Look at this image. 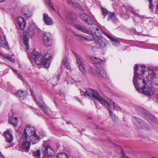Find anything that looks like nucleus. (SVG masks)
<instances>
[{
  "instance_id": "10",
  "label": "nucleus",
  "mask_w": 158,
  "mask_h": 158,
  "mask_svg": "<svg viewBox=\"0 0 158 158\" xmlns=\"http://www.w3.org/2000/svg\"><path fill=\"white\" fill-rule=\"evenodd\" d=\"M43 151L44 156L46 157L52 156L54 154L53 149L48 145L44 146Z\"/></svg>"
},
{
  "instance_id": "40",
  "label": "nucleus",
  "mask_w": 158,
  "mask_h": 158,
  "mask_svg": "<svg viewBox=\"0 0 158 158\" xmlns=\"http://www.w3.org/2000/svg\"><path fill=\"white\" fill-rule=\"evenodd\" d=\"M149 2V9H150V10L152 11H153V8L152 7L154 6L153 4L152 3L153 0H148Z\"/></svg>"
},
{
  "instance_id": "35",
  "label": "nucleus",
  "mask_w": 158,
  "mask_h": 158,
  "mask_svg": "<svg viewBox=\"0 0 158 158\" xmlns=\"http://www.w3.org/2000/svg\"><path fill=\"white\" fill-rule=\"evenodd\" d=\"M110 40L111 41L112 45L114 46H116L119 44V42L113 37Z\"/></svg>"
},
{
  "instance_id": "50",
  "label": "nucleus",
  "mask_w": 158,
  "mask_h": 158,
  "mask_svg": "<svg viewBox=\"0 0 158 158\" xmlns=\"http://www.w3.org/2000/svg\"><path fill=\"white\" fill-rule=\"evenodd\" d=\"M6 0H0V3H2L4 2Z\"/></svg>"
},
{
  "instance_id": "5",
  "label": "nucleus",
  "mask_w": 158,
  "mask_h": 158,
  "mask_svg": "<svg viewBox=\"0 0 158 158\" xmlns=\"http://www.w3.org/2000/svg\"><path fill=\"white\" fill-rule=\"evenodd\" d=\"M83 93L85 94V96H87L95 98L99 101L101 104H102V102H103V101L104 98H102L101 95L96 90L89 89L85 90V92H83Z\"/></svg>"
},
{
  "instance_id": "37",
  "label": "nucleus",
  "mask_w": 158,
  "mask_h": 158,
  "mask_svg": "<svg viewBox=\"0 0 158 158\" xmlns=\"http://www.w3.org/2000/svg\"><path fill=\"white\" fill-rule=\"evenodd\" d=\"M57 158H69V157L66 154L63 153H60L57 155Z\"/></svg>"
},
{
  "instance_id": "43",
  "label": "nucleus",
  "mask_w": 158,
  "mask_h": 158,
  "mask_svg": "<svg viewBox=\"0 0 158 158\" xmlns=\"http://www.w3.org/2000/svg\"><path fill=\"white\" fill-rule=\"evenodd\" d=\"M122 154V157L123 158H129L128 157L125 155V152L123 150H122L121 152Z\"/></svg>"
},
{
  "instance_id": "14",
  "label": "nucleus",
  "mask_w": 158,
  "mask_h": 158,
  "mask_svg": "<svg viewBox=\"0 0 158 158\" xmlns=\"http://www.w3.org/2000/svg\"><path fill=\"white\" fill-rule=\"evenodd\" d=\"M80 16L84 23H87L89 25H91L93 24V21L90 19V17L87 14L82 13L80 14Z\"/></svg>"
},
{
  "instance_id": "54",
  "label": "nucleus",
  "mask_w": 158,
  "mask_h": 158,
  "mask_svg": "<svg viewBox=\"0 0 158 158\" xmlns=\"http://www.w3.org/2000/svg\"><path fill=\"white\" fill-rule=\"evenodd\" d=\"M0 53H1V52H0Z\"/></svg>"
},
{
  "instance_id": "45",
  "label": "nucleus",
  "mask_w": 158,
  "mask_h": 158,
  "mask_svg": "<svg viewBox=\"0 0 158 158\" xmlns=\"http://www.w3.org/2000/svg\"><path fill=\"white\" fill-rule=\"evenodd\" d=\"M11 69L14 73H16L19 76V77H18L19 78L21 79V78L22 77L19 73H18L17 71L16 70H15L13 69Z\"/></svg>"
},
{
  "instance_id": "15",
  "label": "nucleus",
  "mask_w": 158,
  "mask_h": 158,
  "mask_svg": "<svg viewBox=\"0 0 158 158\" xmlns=\"http://www.w3.org/2000/svg\"><path fill=\"white\" fill-rule=\"evenodd\" d=\"M17 22L20 29L22 30H24L26 26V22L24 19L22 17H19L17 18Z\"/></svg>"
},
{
  "instance_id": "36",
  "label": "nucleus",
  "mask_w": 158,
  "mask_h": 158,
  "mask_svg": "<svg viewBox=\"0 0 158 158\" xmlns=\"http://www.w3.org/2000/svg\"><path fill=\"white\" fill-rule=\"evenodd\" d=\"M121 16L124 19H127L129 18V15L126 12L122 11L121 13Z\"/></svg>"
},
{
  "instance_id": "26",
  "label": "nucleus",
  "mask_w": 158,
  "mask_h": 158,
  "mask_svg": "<svg viewBox=\"0 0 158 158\" xmlns=\"http://www.w3.org/2000/svg\"><path fill=\"white\" fill-rule=\"evenodd\" d=\"M68 59L66 57H65L63 61V63L65 67L67 69H70V65L68 62Z\"/></svg>"
},
{
  "instance_id": "9",
  "label": "nucleus",
  "mask_w": 158,
  "mask_h": 158,
  "mask_svg": "<svg viewBox=\"0 0 158 158\" xmlns=\"http://www.w3.org/2000/svg\"><path fill=\"white\" fill-rule=\"evenodd\" d=\"M94 40L101 48L106 47L107 41L104 38L101 36H96L94 37Z\"/></svg>"
},
{
  "instance_id": "8",
  "label": "nucleus",
  "mask_w": 158,
  "mask_h": 158,
  "mask_svg": "<svg viewBox=\"0 0 158 158\" xmlns=\"http://www.w3.org/2000/svg\"><path fill=\"white\" fill-rule=\"evenodd\" d=\"M132 122L138 128H145L147 127V125L141 119L134 117L132 118Z\"/></svg>"
},
{
  "instance_id": "2",
  "label": "nucleus",
  "mask_w": 158,
  "mask_h": 158,
  "mask_svg": "<svg viewBox=\"0 0 158 158\" xmlns=\"http://www.w3.org/2000/svg\"><path fill=\"white\" fill-rule=\"evenodd\" d=\"M133 80L135 88L139 93L148 97L152 96L155 94L152 88L147 85L146 81L143 79L139 78L138 82H136L135 77Z\"/></svg>"
},
{
  "instance_id": "52",
  "label": "nucleus",
  "mask_w": 158,
  "mask_h": 158,
  "mask_svg": "<svg viewBox=\"0 0 158 158\" xmlns=\"http://www.w3.org/2000/svg\"><path fill=\"white\" fill-rule=\"evenodd\" d=\"M69 17H67V20L68 21H69Z\"/></svg>"
},
{
  "instance_id": "17",
  "label": "nucleus",
  "mask_w": 158,
  "mask_h": 158,
  "mask_svg": "<svg viewBox=\"0 0 158 158\" xmlns=\"http://www.w3.org/2000/svg\"><path fill=\"white\" fill-rule=\"evenodd\" d=\"M49 35L46 32L44 33L43 36V40L45 45L47 46L51 45L52 42L49 36Z\"/></svg>"
},
{
  "instance_id": "33",
  "label": "nucleus",
  "mask_w": 158,
  "mask_h": 158,
  "mask_svg": "<svg viewBox=\"0 0 158 158\" xmlns=\"http://www.w3.org/2000/svg\"><path fill=\"white\" fill-rule=\"evenodd\" d=\"M101 14L104 17L107 15L108 16V14L110 13L108 12L107 10L104 9L103 7H102L101 8Z\"/></svg>"
},
{
  "instance_id": "53",
  "label": "nucleus",
  "mask_w": 158,
  "mask_h": 158,
  "mask_svg": "<svg viewBox=\"0 0 158 158\" xmlns=\"http://www.w3.org/2000/svg\"><path fill=\"white\" fill-rule=\"evenodd\" d=\"M79 101L81 103V102L80 100H79Z\"/></svg>"
},
{
  "instance_id": "22",
  "label": "nucleus",
  "mask_w": 158,
  "mask_h": 158,
  "mask_svg": "<svg viewBox=\"0 0 158 158\" xmlns=\"http://www.w3.org/2000/svg\"><path fill=\"white\" fill-rule=\"evenodd\" d=\"M75 27L78 30L85 33H88L89 32L88 29L85 27L77 24L75 25Z\"/></svg>"
},
{
  "instance_id": "6",
  "label": "nucleus",
  "mask_w": 158,
  "mask_h": 158,
  "mask_svg": "<svg viewBox=\"0 0 158 158\" xmlns=\"http://www.w3.org/2000/svg\"><path fill=\"white\" fill-rule=\"evenodd\" d=\"M145 65H136L134 67V75L133 79L135 76V78L136 82H138L139 78H141L140 76L145 72Z\"/></svg>"
},
{
  "instance_id": "19",
  "label": "nucleus",
  "mask_w": 158,
  "mask_h": 158,
  "mask_svg": "<svg viewBox=\"0 0 158 158\" xmlns=\"http://www.w3.org/2000/svg\"><path fill=\"white\" fill-rule=\"evenodd\" d=\"M43 20L47 25H51L53 24L52 19L47 14L45 13L44 14Z\"/></svg>"
},
{
  "instance_id": "13",
  "label": "nucleus",
  "mask_w": 158,
  "mask_h": 158,
  "mask_svg": "<svg viewBox=\"0 0 158 158\" xmlns=\"http://www.w3.org/2000/svg\"><path fill=\"white\" fill-rule=\"evenodd\" d=\"M6 139V141L9 143L12 142L13 139V137L12 134V131L11 129L8 130L3 133Z\"/></svg>"
},
{
  "instance_id": "25",
  "label": "nucleus",
  "mask_w": 158,
  "mask_h": 158,
  "mask_svg": "<svg viewBox=\"0 0 158 158\" xmlns=\"http://www.w3.org/2000/svg\"><path fill=\"white\" fill-rule=\"evenodd\" d=\"M91 60L94 64L102 63L103 61L102 60L95 57H92Z\"/></svg>"
},
{
  "instance_id": "7",
  "label": "nucleus",
  "mask_w": 158,
  "mask_h": 158,
  "mask_svg": "<svg viewBox=\"0 0 158 158\" xmlns=\"http://www.w3.org/2000/svg\"><path fill=\"white\" fill-rule=\"evenodd\" d=\"M103 102L102 104L106 106L107 107L110 108L112 111L114 109L117 110H121V108L118 106L109 99H104Z\"/></svg>"
},
{
  "instance_id": "44",
  "label": "nucleus",
  "mask_w": 158,
  "mask_h": 158,
  "mask_svg": "<svg viewBox=\"0 0 158 158\" xmlns=\"http://www.w3.org/2000/svg\"><path fill=\"white\" fill-rule=\"evenodd\" d=\"M46 2L49 6L52 7V8L54 10V9L53 7L52 4L51 3L50 0H46Z\"/></svg>"
},
{
  "instance_id": "30",
  "label": "nucleus",
  "mask_w": 158,
  "mask_h": 158,
  "mask_svg": "<svg viewBox=\"0 0 158 158\" xmlns=\"http://www.w3.org/2000/svg\"><path fill=\"white\" fill-rule=\"evenodd\" d=\"M127 10L131 12L132 13H133L134 15H135L139 17L140 18H143V16L136 13L133 10V8L131 7H128V8H127Z\"/></svg>"
},
{
  "instance_id": "18",
  "label": "nucleus",
  "mask_w": 158,
  "mask_h": 158,
  "mask_svg": "<svg viewBox=\"0 0 158 158\" xmlns=\"http://www.w3.org/2000/svg\"><path fill=\"white\" fill-rule=\"evenodd\" d=\"M96 75L100 77H106V74L104 69L102 68H97L95 73Z\"/></svg>"
},
{
  "instance_id": "51",
  "label": "nucleus",
  "mask_w": 158,
  "mask_h": 158,
  "mask_svg": "<svg viewBox=\"0 0 158 158\" xmlns=\"http://www.w3.org/2000/svg\"><path fill=\"white\" fill-rule=\"evenodd\" d=\"M156 97L157 98V102H158V93L156 94Z\"/></svg>"
},
{
  "instance_id": "20",
  "label": "nucleus",
  "mask_w": 158,
  "mask_h": 158,
  "mask_svg": "<svg viewBox=\"0 0 158 158\" xmlns=\"http://www.w3.org/2000/svg\"><path fill=\"white\" fill-rule=\"evenodd\" d=\"M107 20L114 23L118 22V20L114 14L111 12L108 14Z\"/></svg>"
},
{
  "instance_id": "28",
  "label": "nucleus",
  "mask_w": 158,
  "mask_h": 158,
  "mask_svg": "<svg viewBox=\"0 0 158 158\" xmlns=\"http://www.w3.org/2000/svg\"><path fill=\"white\" fill-rule=\"evenodd\" d=\"M156 76L155 73L152 70H150L149 72V75L148 77V79L150 81H152Z\"/></svg>"
},
{
  "instance_id": "3",
  "label": "nucleus",
  "mask_w": 158,
  "mask_h": 158,
  "mask_svg": "<svg viewBox=\"0 0 158 158\" xmlns=\"http://www.w3.org/2000/svg\"><path fill=\"white\" fill-rule=\"evenodd\" d=\"M29 58L31 60H34L37 65H44L45 68H48L49 67L50 60L52 58V56L50 54L46 52L41 57L40 53L34 51L31 53V58Z\"/></svg>"
},
{
  "instance_id": "47",
  "label": "nucleus",
  "mask_w": 158,
  "mask_h": 158,
  "mask_svg": "<svg viewBox=\"0 0 158 158\" xmlns=\"http://www.w3.org/2000/svg\"><path fill=\"white\" fill-rule=\"evenodd\" d=\"M83 92H84L85 93V90L84 91H82L81 90L80 91V93H81V95H85V94L83 93Z\"/></svg>"
},
{
  "instance_id": "27",
  "label": "nucleus",
  "mask_w": 158,
  "mask_h": 158,
  "mask_svg": "<svg viewBox=\"0 0 158 158\" xmlns=\"http://www.w3.org/2000/svg\"><path fill=\"white\" fill-rule=\"evenodd\" d=\"M79 69L81 72L82 74L83 75H85L87 74V71L85 68L84 65L82 64L78 65Z\"/></svg>"
},
{
  "instance_id": "34",
  "label": "nucleus",
  "mask_w": 158,
  "mask_h": 158,
  "mask_svg": "<svg viewBox=\"0 0 158 158\" xmlns=\"http://www.w3.org/2000/svg\"><path fill=\"white\" fill-rule=\"evenodd\" d=\"M24 95V92L23 91L19 90L16 94L17 97L21 98L23 97Z\"/></svg>"
},
{
  "instance_id": "24",
  "label": "nucleus",
  "mask_w": 158,
  "mask_h": 158,
  "mask_svg": "<svg viewBox=\"0 0 158 158\" xmlns=\"http://www.w3.org/2000/svg\"><path fill=\"white\" fill-rule=\"evenodd\" d=\"M144 118L149 122L154 121L156 118L155 117L149 113Z\"/></svg>"
},
{
  "instance_id": "21",
  "label": "nucleus",
  "mask_w": 158,
  "mask_h": 158,
  "mask_svg": "<svg viewBox=\"0 0 158 158\" xmlns=\"http://www.w3.org/2000/svg\"><path fill=\"white\" fill-rule=\"evenodd\" d=\"M22 12L27 18H30L32 15L31 12L29 11L28 8L27 6H25L22 8Z\"/></svg>"
},
{
  "instance_id": "41",
  "label": "nucleus",
  "mask_w": 158,
  "mask_h": 158,
  "mask_svg": "<svg viewBox=\"0 0 158 158\" xmlns=\"http://www.w3.org/2000/svg\"><path fill=\"white\" fill-rule=\"evenodd\" d=\"M0 55L2 56L5 59H7L9 61L10 60V59L11 58V57H10L9 56H8V55L3 54L2 53H0Z\"/></svg>"
},
{
  "instance_id": "48",
  "label": "nucleus",
  "mask_w": 158,
  "mask_h": 158,
  "mask_svg": "<svg viewBox=\"0 0 158 158\" xmlns=\"http://www.w3.org/2000/svg\"><path fill=\"white\" fill-rule=\"evenodd\" d=\"M9 61H10L11 62L13 63V62H14L15 60H14V59L13 58H10V60H9Z\"/></svg>"
},
{
  "instance_id": "49",
  "label": "nucleus",
  "mask_w": 158,
  "mask_h": 158,
  "mask_svg": "<svg viewBox=\"0 0 158 158\" xmlns=\"http://www.w3.org/2000/svg\"><path fill=\"white\" fill-rule=\"evenodd\" d=\"M53 80H52V84L53 85H56V84H57V82H56V83H53Z\"/></svg>"
},
{
  "instance_id": "46",
  "label": "nucleus",
  "mask_w": 158,
  "mask_h": 158,
  "mask_svg": "<svg viewBox=\"0 0 158 158\" xmlns=\"http://www.w3.org/2000/svg\"><path fill=\"white\" fill-rule=\"evenodd\" d=\"M83 38L85 40H86L88 41H90L92 40V39L90 37L88 36L83 37Z\"/></svg>"
},
{
  "instance_id": "23",
  "label": "nucleus",
  "mask_w": 158,
  "mask_h": 158,
  "mask_svg": "<svg viewBox=\"0 0 158 158\" xmlns=\"http://www.w3.org/2000/svg\"><path fill=\"white\" fill-rule=\"evenodd\" d=\"M18 122V118L16 117L11 118H9V123L12 125L14 127L17 126V124Z\"/></svg>"
},
{
  "instance_id": "31",
  "label": "nucleus",
  "mask_w": 158,
  "mask_h": 158,
  "mask_svg": "<svg viewBox=\"0 0 158 158\" xmlns=\"http://www.w3.org/2000/svg\"><path fill=\"white\" fill-rule=\"evenodd\" d=\"M32 154L33 156L36 157V158H40V150L36 151H34L32 152Z\"/></svg>"
},
{
  "instance_id": "12",
  "label": "nucleus",
  "mask_w": 158,
  "mask_h": 158,
  "mask_svg": "<svg viewBox=\"0 0 158 158\" xmlns=\"http://www.w3.org/2000/svg\"><path fill=\"white\" fill-rule=\"evenodd\" d=\"M101 29H102L96 26L91 27L90 28V31L94 40V37L100 36L99 35L100 31H101Z\"/></svg>"
},
{
  "instance_id": "29",
  "label": "nucleus",
  "mask_w": 158,
  "mask_h": 158,
  "mask_svg": "<svg viewBox=\"0 0 158 158\" xmlns=\"http://www.w3.org/2000/svg\"><path fill=\"white\" fill-rule=\"evenodd\" d=\"M139 113L141 114L144 118H145L147 115V114L149 113V112H148L146 109L143 108H139Z\"/></svg>"
},
{
  "instance_id": "4",
  "label": "nucleus",
  "mask_w": 158,
  "mask_h": 158,
  "mask_svg": "<svg viewBox=\"0 0 158 158\" xmlns=\"http://www.w3.org/2000/svg\"><path fill=\"white\" fill-rule=\"evenodd\" d=\"M38 30V29L36 26L34 24H33L29 26L28 31L23 32V43L27 50H28L29 49L28 42L29 36L28 34L30 35H33Z\"/></svg>"
},
{
  "instance_id": "39",
  "label": "nucleus",
  "mask_w": 158,
  "mask_h": 158,
  "mask_svg": "<svg viewBox=\"0 0 158 158\" xmlns=\"http://www.w3.org/2000/svg\"><path fill=\"white\" fill-rule=\"evenodd\" d=\"M101 32L103 34H104L110 40L112 38V37L111 35H110L109 34L107 33L106 32H105L102 29H101Z\"/></svg>"
},
{
  "instance_id": "38",
  "label": "nucleus",
  "mask_w": 158,
  "mask_h": 158,
  "mask_svg": "<svg viewBox=\"0 0 158 158\" xmlns=\"http://www.w3.org/2000/svg\"><path fill=\"white\" fill-rule=\"evenodd\" d=\"M75 56L77 64H78V65H80V64H82L83 63H82L81 61V58L78 55H77V54L75 55Z\"/></svg>"
},
{
  "instance_id": "32",
  "label": "nucleus",
  "mask_w": 158,
  "mask_h": 158,
  "mask_svg": "<svg viewBox=\"0 0 158 158\" xmlns=\"http://www.w3.org/2000/svg\"><path fill=\"white\" fill-rule=\"evenodd\" d=\"M107 109L108 111L109 112V115L111 117L113 120H115V116L113 114V111L111 110V109L108 107H107Z\"/></svg>"
},
{
  "instance_id": "42",
  "label": "nucleus",
  "mask_w": 158,
  "mask_h": 158,
  "mask_svg": "<svg viewBox=\"0 0 158 158\" xmlns=\"http://www.w3.org/2000/svg\"><path fill=\"white\" fill-rule=\"evenodd\" d=\"M67 83L68 84H72L74 82H75L76 80L73 79H72V77H69L67 79Z\"/></svg>"
},
{
  "instance_id": "16",
  "label": "nucleus",
  "mask_w": 158,
  "mask_h": 158,
  "mask_svg": "<svg viewBox=\"0 0 158 158\" xmlns=\"http://www.w3.org/2000/svg\"><path fill=\"white\" fill-rule=\"evenodd\" d=\"M0 47L6 49L9 48L8 43L6 40V36L4 35H1L0 37Z\"/></svg>"
},
{
  "instance_id": "1",
  "label": "nucleus",
  "mask_w": 158,
  "mask_h": 158,
  "mask_svg": "<svg viewBox=\"0 0 158 158\" xmlns=\"http://www.w3.org/2000/svg\"><path fill=\"white\" fill-rule=\"evenodd\" d=\"M24 134L26 142L23 143L22 148L24 151L27 152L30 149L31 143L34 144L37 143L40 139L39 136L35 132V128L31 127H26Z\"/></svg>"
},
{
  "instance_id": "11",
  "label": "nucleus",
  "mask_w": 158,
  "mask_h": 158,
  "mask_svg": "<svg viewBox=\"0 0 158 158\" xmlns=\"http://www.w3.org/2000/svg\"><path fill=\"white\" fill-rule=\"evenodd\" d=\"M31 92L32 96L34 98V100L39 106L44 111H46L47 110V108L43 104V101L42 100V97L41 96H40L39 98V100H36L34 98L35 96L33 92L31 90Z\"/></svg>"
}]
</instances>
